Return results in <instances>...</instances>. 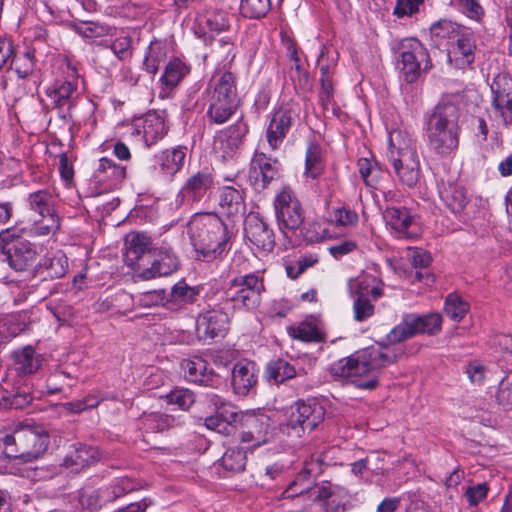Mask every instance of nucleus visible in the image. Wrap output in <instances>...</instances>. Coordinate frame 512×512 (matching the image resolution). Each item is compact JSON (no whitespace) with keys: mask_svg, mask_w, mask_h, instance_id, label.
Wrapping results in <instances>:
<instances>
[{"mask_svg":"<svg viewBox=\"0 0 512 512\" xmlns=\"http://www.w3.org/2000/svg\"><path fill=\"white\" fill-rule=\"evenodd\" d=\"M116 497H118V495L111 497L109 489L107 488L97 489L91 486H86L79 491L78 502L82 509L93 512L101 509L105 502L112 501Z\"/></svg>","mask_w":512,"mask_h":512,"instance_id":"bb28decb","label":"nucleus"},{"mask_svg":"<svg viewBox=\"0 0 512 512\" xmlns=\"http://www.w3.org/2000/svg\"><path fill=\"white\" fill-rule=\"evenodd\" d=\"M459 109L452 102H439L429 114L426 129H459Z\"/></svg>","mask_w":512,"mask_h":512,"instance_id":"a211bd4d","label":"nucleus"},{"mask_svg":"<svg viewBox=\"0 0 512 512\" xmlns=\"http://www.w3.org/2000/svg\"><path fill=\"white\" fill-rule=\"evenodd\" d=\"M429 147L440 156L450 155L459 144V129H426Z\"/></svg>","mask_w":512,"mask_h":512,"instance_id":"aec40b11","label":"nucleus"},{"mask_svg":"<svg viewBox=\"0 0 512 512\" xmlns=\"http://www.w3.org/2000/svg\"><path fill=\"white\" fill-rule=\"evenodd\" d=\"M43 266L50 278H61L68 271V258L62 251H57L52 257L48 258Z\"/></svg>","mask_w":512,"mask_h":512,"instance_id":"49530a36","label":"nucleus"},{"mask_svg":"<svg viewBox=\"0 0 512 512\" xmlns=\"http://www.w3.org/2000/svg\"><path fill=\"white\" fill-rule=\"evenodd\" d=\"M407 258L415 268H427L431 261V255L421 248L407 247Z\"/></svg>","mask_w":512,"mask_h":512,"instance_id":"e2e57ef3","label":"nucleus"},{"mask_svg":"<svg viewBox=\"0 0 512 512\" xmlns=\"http://www.w3.org/2000/svg\"><path fill=\"white\" fill-rule=\"evenodd\" d=\"M358 172L366 186L375 188L382 177V169L374 158H360Z\"/></svg>","mask_w":512,"mask_h":512,"instance_id":"4c0bfd02","label":"nucleus"},{"mask_svg":"<svg viewBox=\"0 0 512 512\" xmlns=\"http://www.w3.org/2000/svg\"><path fill=\"white\" fill-rule=\"evenodd\" d=\"M354 319L363 322L374 314V306L369 299L354 297L353 302Z\"/></svg>","mask_w":512,"mask_h":512,"instance_id":"680f3d73","label":"nucleus"},{"mask_svg":"<svg viewBox=\"0 0 512 512\" xmlns=\"http://www.w3.org/2000/svg\"><path fill=\"white\" fill-rule=\"evenodd\" d=\"M166 133L164 122L158 117L147 118L143 126V135L147 144H153Z\"/></svg>","mask_w":512,"mask_h":512,"instance_id":"864d4df0","label":"nucleus"},{"mask_svg":"<svg viewBox=\"0 0 512 512\" xmlns=\"http://www.w3.org/2000/svg\"><path fill=\"white\" fill-rule=\"evenodd\" d=\"M213 175L206 171H198L189 176L180 190L183 202L194 203L201 201L213 187Z\"/></svg>","mask_w":512,"mask_h":512,"instance_id":"f3484780","label":"nucleus"},{"mask_svg":"<svg viewBox=\"0 0 512 512\" xmlns=\"http://www.w3.org/2000/svg\"><path fill=\"white\" fill-rule=\"evenodd\" d=\"M179 268V260L172 251H164L154 260L151 267L139 273L142 280H150L156 277L168 276Z\"/></svg>","mask_w":512,"mask_h":512,"instance_id":"4be33fe9","label":"nucleus"},{"mask_svg":"<svg viewBox=\"0 0 512 512\" xmlns=\"http://www.w3.org/2000/svg\"><path fill=\"white\" fill-rule=\"evenodd\" d=\"M75 91L76 87L71 82L57 80L48 88L47 95L56 107L63 108L66 105L69 106Z\"/></svg>","mask_w":512,"mask_h":512,"instance_id":"c9c22d12","label":"nucleus"},{"mask_svg":"<svg viewBox=\"0 0 512 512\" xmlns=\"http://www.w3.org/2000/svg\"><path fill=\"white\" fill-rule=\"evenodd\" d=\"M396 361L392 354H350L330 365L333 378L344 379L363 390H375L379 386L381 369Z\"/></svg>","mask_w":512,"mask_h":512,"instance_id":"f03ea898","label":"nucleus"},{"mask_svg":"<svg viewBox=\"0 0 512 512\" xmlns=\"http://www.w3.org/2000/svg\"><path fill=\"white\" fill-rule=\"evenodd\" d=\"M448 51V60L456 68L470 67L475 60L476 43L472 36L461 34Z\"/></svg>","mask_w":512,"mask_h":512,"instance_id":"6ab92c4d","label":"nucleus"},{"mask_svg":"<svg viewBox=\"0 0 512 512\" xmlns=\"http://www.w3.org/2000/svg\"><path fill=\"white\" fill-rule=\"evenodd\" d=\"M383 284L374 276H364L350 279L348 282V290L352 297L377 300L383 295Z\"/></svg>","mask_w":512,"mask_h":512,"instance_id":"b1692460","label":"nucleus"},{"mask_svg":"<svg viewBox=\"0 0 512 512\" xmlns=\"http://www.w3.org/2000/svg\"><path fill=\"white\" fill-rule=\"evenodd\" d=\"M401 71L407 83L415 82L421 72L432 68L427 48L416 38H406L399 45Z\"/></svg>","mask_w":512,"mask_h":512,"instance_id":"6e6552de","label":"nucleus"},{"mask_svg":"<svg viewBox=\"0 0 512 512\" xmlns=\"http://www.w3.org/2000/svg\"><path fill=\"white\" fill-rule=\"evenodd\" d=\"M187 233L199 261H213L227 251L230 233L214 213H196L187 224Z\"/></svg>","mask_w":512,"mask_h":512,"instance_id":"f257e3e1","label":"nucleus"},{"mask_svg":"<svg viewBox=\"0 0 512 512\" xmlns=\"http://www.w3.org/2000/svg\"><path fill=\"white\" fill-rule=\"evenodd\" d=\"M243 190L240 185L223 186L219 190V205L228 216L243 214L245 212V202Z\"/></svg>","mask_w":512,"mask_h":512,"instance_id":"5701e85b","label":"nucleus"},{"mask_svg":"<svg viewBox=\"0 0 512 512\" xmlns=\"http://www.w3.org/2000/svg\"><path fill=\"white\" fill-rule=\"evenodd\" d=\"M165 56L166 52L163 47L151 45L148 48L146 57L143 62L145 70L148 73L155 75L159 69L160 63L164 61Z\"/></svg>","mask_w":512,"mask_h":512,"instance_id":"4d7b16f0","label":"nucleus"},{"mask_svg":"<svg viewBox=\"0 0 512 512\" xmlns=\"http://www.w3.org/2000/svg\"><path fill=\"white\" fill-rule=\"evenodd\" d=\"M264 291L263 280L251 273L235 277L225 291L226 298L236 305H242L247 309L259 304L261 293Z\"/></svg>","mask_w":512,"mask_h":512,"instance_id":"9d476101","label":"nucleus"},{"mask_svg":"<svg viewBox=\"0 0 512 512\" xmlns=\"http://www.w3.org/2000/svg\"><path fill=\"white\" fill-rule=\"evenodd\" d=\"M279 162L262 152H256L251 160L249 181L256 191H262L279 177Z\"/></svg>","mask_w":512,"mask_h":512,"instance_id":"f8f14e48","label":"nucleus"},{"mask_svg":"<svg viewBox=\"0 0 512 512\" xmlns=\"http://www.w3.org/2000/svg\"><path fill=\"white\" fill-rule=\"evenodd\" d=\"M188 73L189 68L180 59L175 58L166 65L160 81L166 88L171 89L176 87Z\"/></svg>","mask_w":512,"mask_h":512,"instance_id":"e433bc0d","label":"nucleus"},{"mask_svg":"<svg viewBox=\"0 0 512 512\" xmlns=\"http://www.w3.org/2000/svg\"><path fill=\"white\" fill-rule=\"evenodd\" d=\"M279 229L283 234L298 230L304 222V210L295 193L284 188L274 200Z\"/></svg>","mask_w":512,"mask_h":512,"instance_id":"1a4fd4ad","label":"nucleus"},{"mask_svg":"<svg viewBox=\"0 0 512 512\" xmlns=\"http://www.w3.org/2000/svg\"><path fill=\"white\" fill-rule=\"evenodd\" d=\"M254 365L251 362L237 363L232 370V386L238 395H246L256 384Z\"/></svg>","mask_w":512,"mask_h":512,"instance_id":"393cba45","label":"nucleus"},{"mask_svg":"<svg viewBox=\"0 0 512 512\" xmlns=\"http://www.w3.org/2000/svg\"><path fill=\"white\" fill-rule=\"evenodd\" d=\"M280 430L293 437H302L313 431L323 420L325 409L315 400L298 401L284 411Z\"/></svg>","mask_w":512,"mask_h":512,"instance_id":"39448f33","label":"nucleus"},{"mask_svg":"<svg viewBox=\"0 0 512 512\" xmlns=\"http://www.w3.org/2000/svg\"><path fill=\"white\" fill-rule=\"evenodd\" d=\"M461 26L451 20L441 19L430 27V37L435 45L441 46L461 36Z\"/></svg>","mask_w":512,"mask_h":512,"instance_id":"c756f323","label":"nucleus"},{"mask_svg":"<svg viewBox=\"0 0 512 512\" xmlns=\"http://www.w3.org/2000/svg\"><path fill=\"white\" fill-rule=\"evenodd\" d=\"M186 152L184 147L166 149L158 156L161 171L168 177H173L184 166Z\"/></svg>","mask_w":512,"mask_h":512,"instance_id":"c85d7f7f","label":"nucleus"},{"mask_svg":"<svg viewBox=\"0 0 512 512\" xmlns=\"http://www.w3.org/2000/svg\"><path fill=\"white\" fill-rule=\"evenodd\" d=\"M28 207L42 218L56 214V196L49 189L32 192L27 197Z\"/></svg>","mask_w":512,"mask_h":512,"instance_id":"a878e982","label":"nucleus"},{"mask_svg":"<svg viewBox=\"0 0 512 512\" xmlns=\"http://www.w3.org/2000/svg\"><path fill=\"white\" fill-rule=\"evenodd\" d=\"M490 117L499 126L512 127V76L499 73L491 85Z\"/></svg>","mask_w":512,"mask_h":512,"instance_id":"0eeeda50","label":"nucleus"},{"mask_svg":"<svg viewBox=\"0 0 512 512\" xmlns=\"http://www.w3.org/2000/svg\"><path fill=\"white\" fill-rule=\"evenodd\" d=\"M152 248L151 238L143 233H134L128 241L126 249V262L128 265H134L144 254Z\"/></svg>","mask_w":512,"mask_h":512,"instance_id":"2f4dec72","label":"nucleus"},{"mask_svg":"<svg viewBox=\"0 0 512 512\" xmlns=\"http://www.w3.org/2000/svg\"><path fill=\"white\" fill-rule=\"evenodd\" d=\"M229 317L222 310L212 309L199 315L197 319V333L200 339L213 340L224 337L228 331Z\"/></svg>","mask_w":512,"mask_h":512,"instance_id":"2eb2a0df","label":"nucleus"},{"mask_svg":"<svg viewBox=\"0 0 512 512\" xmlns=\"http://www.w3.org/2000/svg\"><path fill=\"white\" fill-rule=\"evenodd\" d=\"M95 176L100 181H110L112 184H118L126 177V168L109 158L103 157L99 160Z\"/></svg>","mask_w":512,"mask_h":512,"instance_id":"72a5a7b5","label":"nucleus"},{"mask_svg":"<svg viewBox=\"0 0 512 512\" xmlns=\"http://www.w3.org/2000/svg\"><path fill=\"white\" fill-rule=\"evenodd\" d=\"M469 380L473 384L481 385L489 372L488 368L478 360L471 361L465 370Z\"/></svg>","mask_w":512,"mask_h":512,"instance_id":"0e129e2a","label":"nucleus"},{"mask_svg":"<svg viewBox=\"0 0 512 512\" xmlns=\"http://www.w3.org/2000/svg\"><path fill=\"white\" fill-rule=\"evenodd\" d=\"M440 197L445 205L453 212H461L468 203V197L463 187L449 184L440 191Z\"/></svg>","mask_w":512,"mask_h":512,"instance_id":"473e14b6","label":"nucleus"},{"mask_svg":"<svg viewBox=\"0 0 512 512\" xmlns=\"http://www.w3.org/2000/svg\"><path fill=\"white\" fill-rule=\"evenodd\" d=\"M181 368L188 381L204 384L210 379L211 372L208 370L206 360L197 354L189 359H184L181 362Z\"/></svg>","mask_w":512,"mask_h":512,"instance_id":"cd10ccee","label":"nucleus"},{"mask_svg":"<svg viewBox=\"0 0 512 512\" xmlns=\"http://www.w3.org/2000/svg\"><path fill=\"white\" fill-rule=\"evenodd\" d=\"M455 5L466 17L476 22H482L485 10L479 0H454Z\"/></svg>","mask_w":512,"mask_h":512,"instance_id":"6e6d98bb","label":"nucleus"},{"mask_svg":"<svg viewBox=\"0 0 512 512\" xmlns=\"http://www.w3.org/2000/svg\"><path fill=\"white\" fill-rule=\"evenodd\" d=\"M14 370L19 376L36 372L42 365L41 354H13Z\"/></svg>","mask_w":512,"mask_h":512,"instance_id":"58836bf2","label":"nucleus"},{"mask_svg":"<svg viewBox=\"0 0 512 512\" xmlns=\"http://www.w3.org/2000/svg\"><path fill=\"white\" fill-rule=\"evenodd\" d=\"M288 334L292 338L303 342H321L324 340L323 333L316 325L309 322H302L297 326L289 327Z\"/></svg>","mask_w":512,"mask_h":512,"instance_id":"ea45409f","label":"nucleus"},{"mask_svg":"<svg viewBox=\"0 0 512 512\" xmlns=\"http://www.w3.org/2000/svg\"><path fill=\"white\" fill-rule=\"evenodd\" d=\"M0 253L3 261L18 272L34 267L38 256L36 245L24 239L15 228L0 232Z\"/></svg>","mask_w":512,"mask_h":512,"instance_id":"423d86ee","label":"nucleus"},{"mask_svg":"<svg viewBox=\"0 0 512 512\" xmlns=\"http://www.w3.org/2000/svg\"><path fill=\"white\" fill-rule=\"evenodd\" d=\"M246 453L241 448L228 449L221 458V465L225 470L241 472L246 466Z\"/></svg>","mask_w":512,"mask_h":512,"instance_id":"a18cd8bd","label":"nucleus"},{"mask_svg":"<svg viewBox=\"0 0 512 512\" xmlns=\"http://www.w3.org/2000/svg\"><path fill=\"white\" fill-rule=\"evenodd\" d=\"M12 65L20 78H27L34 71V51L26 50L22 54L16 55L12 60Z\"/></svg>","mask_w":512,"mask_h":512,"instance_id":"5fc2aeb1","label":"nucleus"},{"mask_svg":"<svg viewBox=\"0 0 512 512\" xmlns=\"http://www.w3.org/2000/svg\"><path fill=\"white\" fill-rule=\"evenodd\" d=\"M99 453L95 447L80 444L72 446L63 459V466L73 472H80L98 460Z\"/></svg>","mask_w":512,"mask_h":512,"instance_id":"412c9836","label":"nucleus"},{"mask_svg":"<svg viewBox=\"0 0 512 512\" xmlns=\"http://www.w3.org/2000/svg\"><path fill=\"white\" fill-rule=\"evenodd\" d=\"M416 334L427 333L435 334L440 331L442 325V316L439 313H430L424 316L411 314Z\"/></svg>","mask_w":512,"mask_h":512,"instance_id":"a19ab883","label":"nucleus"},{"mask_svg":"<svg viewBox=\"0 0 512 512\" xmlns=\"http://www.w3.org/2000/svg\"><path fill=\"white\" fill-rule=\"evenodd\" d=\"M213 52L222 61H228L229 63H231L235 57L234 44L230 41V39L226 38L218 39L215 41Z\"/></svg>","mask_w":512,"mask_h":512,"instance_id":"69168bd1","label":"nucleus"},{"mask_svg":"<svg viewBox=\"0 0 512 512\" xmlns=\"http://www.w3.org/2000/svg\"><path fill=\"white\" fill-rule=\"evenodd\" d=\"M198 294L199 289L189 286L184 280L176 283L171 289V298L181 304L193 303Z\"/></svg>","mask_w":512,"mask_h":512,"instance_id":"8fccbe9b","label":"nucleus"},{"mask_svg":"<svg viewBox=\"0 0 512 512\" xmlns=\"http://www.w3.org/2000/svg\"><path fill=\"white\" fill-rule=\"evenodd\" d=\"M296 120V113L288 107H280L270 117L266 139L272 150H276L283 143Z\"/></svg>","mask_w":512,"mask_h":512,"instance_id":"ddd939ff","label":"nucleus"},{"mask_svg":"<svg viewBox=\"0 0 512 512\" xmlns=\"http://www.w3.org/2000/svg\"><path fill=\"white\" fill-rule=\"evenodd\" d=\"M241 417V414L236 410V408L228 404V409H225V417L221 423L218 424L215 432L223 436L234 435L237 431V425L240 422Z\"/></svg>","mask_w":512,"mask_h":512,"instance_id":"09e8293b","label":"nucleus"},{"mask_svg":"<svg viewBox=\"0 0 512 512\" xmlns=\"http://www.w3.org/2000/svg\"><path fill=\"white\" fill-rule=\"evenodd\" d=\"M312 475L308 473H304V467L297 475L296 479L288 486V488L283 492V498H293L295 496H304L308 491V486L304 485Z\"/></svg>","mask_w":512,"mask_h":512,"instance_id":"bf43d9fd","label":"nucleus"},{"mask_svg":"<svg viewBox=\"0 0 512 512\" xmlns=\"http://www.w3.org/2000/svg\"><path fill=\"white\" fill-rule=\"evenodd\" d=\"M269 10V0H242L240 5L241 14L247 18L263 17Z\"/></svg>","mask_w":512,"mask_h":512,"instance_id":"3c124183","label":"nucleus"},{"mask_svg":"<svg viewBox=\"0 0 512 512\" xmlns=\"http://www.w3.org/2000/svg\"><path fill=\"white\" fill-rule=\"evenodd\" d=\"M246 238L257 248L271 251L275 245V236L269 224L257 213H250L244 221Z\"/></svg>","mask_w":512,"mask_h":512,"instance_id":"4468645a","label":"nucleus"},{"mask_svg":"<svg viewBox=\"0 0 512 512\" xmlns=\"http://www.w3.org/2000/svg\"><path fill=\"white\" fill-rule=\"evenodd\" d=\"M268 418L253 417L249 420V426L253 430L244 431L241 434V442L251 443L252 447L260 446L267 442Z\"/></svg>","mask_w":512,"mask_h":512,"instance_id":"f704fd0d","label":"nucleus"},{"mask_svg":"<svg viewBox=\"0 0 512 512\" xmlns=\"http://www.w3.org/2000/svg\"><path fill=\"white\" fill-rule=\"evenodd\" d=\"M248 127L238 121L227 129L220 131L215 139L214 148L223 159L232 158L243 144Z\"/></svg>","mask_w":512,"mask_h":512,"instance_id":"dca6fc26","label":"nucleus"},{"mask_svg":"<svg viewBox=\"0 0 512 512\" xmlns=\"http://www.w3.org/2000/svg\"><path fill=\"white\" fill-rule=\"evenodd\" d=\"M323 170V160L321 147L318 144L311 143L306 151L305 173L307 176L315 179Z\"/></svg>","mask_w":512,"mask_h":512,"instance_id":"37998d69","label":"nucleus"},{"mask_svg":"<svg viewBox=\"0 0 512 512\" xmlns=\"http://www.w3.org/2000/svg\"><path fill=\"white\" fill-rule=\"evenodd\" d=\"M141 423L146 433H158L179 425V422L171 415L152 412L141 417Z\"/></svg>","mask_w":512,"mask_h":512,"instance_id":"7c9ffc66","label":"nucleus"},{"mask_svg":"<svg viewBox=\"0 0 512 512\" xmlns=\"http://www.w3.org/2000/svg\"><path fill=\"white\" fill-rule=\"evenodd\" d=\"M167 400L183 410H188L194 403L195 398L193 392L188 389H175L167 395Z\"/></svg>","mask_w":512,"mask_h":512,"instance_id":"052dcab7","label":"nucleus"},{"mask_svg":"<svg viewBox=\"0 0 512 512\" xmlns=\"http://www.w3.org/2000/svg\"><path fill=\"white\" fill-rule=\"evenodd\" d=\"M383 218L398 238L412 239L420 235L419 223L406 207H387L383 212Z\"/></svg>","mask_w":512,"mask_h":512,"instance_id":"9b49d317","label":"nucleus"},{"mask_svg":"<svg viewBox=\"0 0 512 512\" xmlns=\"http://www.w3.org/2000/svg\"><path fill=\"white\" fill-rule=\"evenodd\" d=\"M198 20L201 26L212 32L225 31L229 27L227 14L223 11H208Z\"/></svg>","mask_w":512,"mask_h":512,"instance_id":"c03bdc74","label":"nucleus"},{"mask_svg":"<svg viewBox=\"0 0 512 512\" xmlns=\"http://www.w3.org/2000/svg\"><path fill=\"white\" fill-rule=\"evenodd\" d=\"M295 368L290 365L287 361L278 359L271 361L266 368V376L270 381L275 383H281L287 379H291L295 376Z\"/></svg>","mask_w":512,"mask_h":512,"instance_id":"79ce46f5","label":"nucleus"},{"mask_svg":"<svg viewBox=\"0 0 512 512\" xmlns=\"http://www.w3.org/2000/svg\"><path fill=\"white\" fill-rule=\"evenodd\" d=\"M387 157L402 184L414 187L420 180V160L416 143L400 130L389 135Z\"/></svg>","mask_w":512,"mask_h":512,"instance_id":"20e7f679","label":"nucleus"},{"mask_svg":"<svg viewBox=\"0 0 512 512\" xmlns=\"http://www.w3.org/2000/svg\"><path fill=\"white\" fill-rule=\"evenodd\" d=\"M415 334L416 331L413 322L411 321V316L408 315L400 324H398L390 331V333L387 335V341L390 344H396L411 338Z\"/></svg>","mask_w":512,"mask_h":512,"instance_id":"603ef678","label":"nucleus"},{"mask_svg":"<svg viewBox=\"0 0 512 512\" xmlns=\"http://www.w3.org/2000/svg\"><path fill=\"white\" fill-rule=\"evenodd\" d=\"M488 491L489 487L487 483H480L474 486H469L465 491V497L470 506H477L487 497Z\"/></svg>","mask_w":512,"mask_h":512,"instance_id":"338daca9","label":"nucleus"},{"mask_svg":"<svg viewBox=\"0 0 512 512\" xmlns=\"http://www.w3.org/2000/svg\"><path fill=\"white\" fill-rule=\"evenodd\" d=\"M312 475L308 473H304V467L297 475L296 479L288 486V488L283 492V498H293L295 496H304L308 491V486L304 485Z\"/></svg>","mask_w":512,"mask_h":512,"instance_id":"13d9d810","label":"nucleus"},{"mask_svg":"<svg viewBox=\"0 0 512 512\" xmlns=\"http://www.w3.org/2000/svg\"><path fill=\"white\" fill-rule=\"evenodd\" d=\"M469 311V304L456 294H449L445 300V312L454 321H460Z\"/></svg>","mask_w":512,"mask_h":512,"instance_id":"de8ad7c7","label":"nucleus"},{"mask_svg":"<svg viewBox=\"0 0 512 512\" xmlns=\"http://www.w3.org/2000/svg\"><path fill=\"white\" fill-rule=\"evenodd\" d=\"M206 97L208 121L217 125L226 123L240 104L235 75L230 71L215 72L207 85Z\"/></svg>","mask_w":512,"mask_h":512,"instance_id":"7ed1b4c3","label":"nucleus"},{"mask_svg":"<svg viewBox=\"0 0 512 512\" xmlns=\"http://www.w3.org/2000/svg\"><path fill=\"white\" fill-rule=\"evenodd\" d=\"M496 399L505 408L512 407V381L502 380L496 394Z\"/></svg>","mask_w":512,"mask_h":512,"instance_id":"774afa93","label":"nucleus"}]
</instances>
